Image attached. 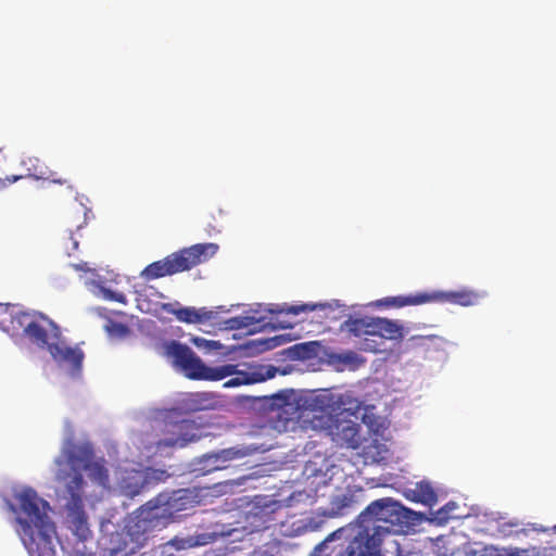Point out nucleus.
<instances>
[{"mask_svg": "<svg viewBox=\"0 0 556 556\" xmlns=\"http://www.w3.org/2000/svg\"><path fill=\"white\" fill-rule=\"evenodd\" d=\"M56 465L55 479L65 490H71L75 482L78 493L85 494L86 482L83 472L87 471L91 480L101 486L109 484V471L104 459L94 460V451L91 443H76L67 440L54 460Z\"/></svg>", "mask_w": 556, "mask_h": 556, "instance_id": "2", "label": "nucleus"}, {"mask_svg": "<svg viewBox=\"0 0 556 556\" xmlns=\"http://www.w3.org/2000/svg\"><path fill=\"white\" fill-rule=\"evenodd\" d=\"M143 484H144V482H141V484L139 485V488H138V489H136V490H134V491H131L130 493H131L132 495L138 494V493H139L140 488H142V486H143Z\"/></svg>", "mask_w": 556, "mask_h": 556, "instance_id": "37", "label": "nucleus"}, {"mask_svg": "<svg viewBox=\"0 0 556 556\" xmlns=\"http://www.w3.org/2000/svg\"><path fill=\"white\" fill-rule=\"evenodd\" d=\"M210 215L212 216L213 220L216 222V216L213 212L210 213Z\"/></svg>", "mask_w": 556, "mask_h": 556, "instance_id": "42", "label": "nucleus"}, {"mask_svg": "<svg viewBox=\"0 0 556 556\" xmlns=\"http://www.w3.org/2000/svg\"><path fill=\"white\" fill-rule=\"evenodd\" d=\"M306 404L313 420L318 419L314 427L327 429L337 444L353 450L362 445L361 425L356 420L345 418L344 409L338 414L344 405L342 396L325 389L311 395Z\"/></svg>", "mask_w": 556, "mask_h": 556, "instance_id": "3", "label": "nucleus"}, {"mask_svg": "<svg viewBox=\"0 0 556 556\" xmlns=\"http://www.w3.org/2000/svg\"><path fill=\"white\" fill-rule=\"evenodd\" d=\"M207 227H210L213 230H216L218 228V225L216 223L207 222Z\"/></svg>", "mask_w": 556, "mask_h": 556, "instance_id": "33", "label": "nucleus"}, {"mask_svg": "<svg viewBox=\"0 0 556 556\" xmlns=\"http://www.w3.org/2000/svg\"><path fill=\"white\" fill-rule=\"evenodd\" d=\"M199 504L198 494L189 489L162 492L138 507L154 532L175 522L181 511Z\"/></svg>", "mask_w": 556, "mask_h": 556, "instance_id": "5", "label": "nucleus"}, {"mask_svg": "<svg viewBox=\"0 0 556 556\" xmlns=\"http://www.w3.org/2000/svg\"><path fill=\"white\" fill-rule=\"evenodd\" d=\"M103 294H104V298L106 300L115 301V302H118V303H122V304L126 303V296H125L124 293L115 292V291H112L110 289H104L103 290Z\"/></svg>", "mask_w": 556, "mask_h": 556, "instance_id": "28", "label": "nucleus"}, {"mask_svg": "<svg viewBox=\"0 0 556 556\" xmlns=\"http://www.w3.org/2000/svg\"><path fill=\"white\" fill-rule=\"evenodd\" d=\"M22 313L23 309L18 305L0 303V329L11 337H15L16 327L20 329L17 324Z\"/></svg>", "mask_w": 556, "mask_h": 556, "instance_id": "19", "label": "nucleus"}, {"mask_svg": "<svg viewBox=\"0 0 556 556\" xmlns=\"http://www.w3.org/2000/svg\"><path fill=\"white\" fill-rule=\"evenodd\" d=\"M396 556H419V555H418V554H416V553H412V552H409V553H406V554L399 553Z\"/></svg>", "mask_w": 556, "mask_h": 556, "instance_id": "36", "label": "nucleus"}, {"mask_svg": "<svg viewBox=\"0 0 556 556\" xmlns=\"http://www.w3.org/2000/svg\"><path fill=\"white\" fill-rule=\"evenodd\" d=\"M502 556H528V555L526 554V551H521L518 548H510V549H505L502 553Z\"/></svg>", "mask_w": 556, "mask_h": 556, "instance_id": "29", "label": "nucleus"}, {"mask_svg": "<svg viewBox=\"0 0 556 556\" xmlns=\"http://www.w3.org/2000/svg\"><path fill=\"white\" fill-rule=\"evenodd\" d=\"M160 556H177L175 554H165V553H162Z\"/></svg>", "mask_w": 556, "mask_h": 556, "instance_id": "41", "label": "nucleus"}, {"mask_svg": "<svg viewBox=\"0 0 556 556\" xmlns=\"http://www.w3.org/2000/svg\"><path fill=\"white\" fill-rule=\"evenodd\" d=\"M412 500L429 507H432L438 502V495L429 482L421 481L416 484L412 491Z\"/></svg>", "mask_w": 556, "mask_h": 556, "instance_id": "22", "label": "nucleus"}, {"mask_svg": "<svg viewBox=\"0 0 556 556\" xmlns=\"http://www.w3.org/2000/svg\"><path fill=\"white\" fill-rule=\"evenodd\" d=\"M153 534L154 531L137 508L124 528L102 536V556H132L147 545Z\"/></svg>", "mask_w": 556, "mask_h": 556, "instance_id": "6", "label": "nucleus"}, {"mask_svg": "<svg viewBox=\"0 0 556 556\" xmlns=\"http://www.w3.org/2000/svg\"><path fill=\"white\" fill-rule=\"evenodd\" d=\"M17 325L20 329L16 328L15 337H25L41 349H48L52 343L50 340H58L61 336L60 327L37 311H23Z\"/></svg>", "mask_w": 556, "mask_h": 556, "instance_id": "9", "label": "nucleus"}, {"mask_svg": "<svg viewBox=\"0 0 556 556\" xmlns=\"http://www.w3.org/2000/svg\"><path fill=\"white\" fill-rule=\"evenodd\" d=\"M401 509H403V506L390 497H383L371 502L357 516L359 531L366 530L370 533L369 527L366 526V522L370 521H383L392 525L400 521Z\"/></svg>", "mask_w": 556, "mask_h": 556, "instance_id": "11", "label": "nucleus"}, {"mask_svg": "<svg viewBox=\"0 0 556 556\" xmlns=\"http://www.w3.org/2000/svg\"><path fill=\"white\" fill-rule=\"evenodd\" d=\"M318 307L323 308L324 305H321V304L288 305V306L281 308L279 312L286 313V314L298 315V314L304 313V312H313V311L317 309Z\"/></svg>", "mask_w": 556, "mask_h": 556, "instance_id": "27", "label": "nucleus"}, {"mask_svg": "<svg viewBox=\"0 0 556 556\" xmlns=\"http://www.w3.org/2000/svg\"><path fill=\"white\" fill-rule=\"evenodd\" d=\"M105 328L112 338L124 339L130 334V328L122 323L111 321Z\"/></svg>", "mask_w": 556, "mask_h": 556, "instance_id": "26", "label": "nucleus"}, {"mask_svg": "<svg viewBox=\"0 0 556 556\" xmlns=\"http://www.w3.org/2000/svg\"><path fill=\"white\" fill-rule=\"evenodd\" d=\"M286 342V338L283 336H275L271 338L260 339L252 342L257 352H265L273 349H276L282 345Z\"/></svg>", "mask_w": 556, "mask_h": 556, "instance_id": "25", "label": "nucleus"}, {"mask_svg": "<svg viewBox=\"0 0 556 556\" xmlns=\"http://www.w3.org/2000/svg\"><path fill=\"white\" fill-rule=\"evenodd\" d=\"M163 309L175 315L179 321L186 324H201L214 318V312L208 311L205 307H201L199 309L194 307H181L175 309L170 303H167L163 304Z\"/></svg>", "mask_w": 556, "mask_h": 556, "instance_id": "18", "label": "nucleus"}, {"mask_svg": "<svg viewBox=\"0 0 556 556\" xmlns=\"http://www.w3.org/2000/svg\"><path fill=\"white\" fill-rule=\"evenodd\" d=\"M213 536L208 533H201L195 535H188L186 538L175 536L169 540L165 546H172L177 551L192 548L197 546H204L212 542Z\"/></svg>", "mask_w": 556, "mask_h": 556, "instance_id": "21", "label": "nucleus"}, {"mask_svg": "<svg viewBox=\"0 0 556 556\" xmlns=\"http://www.w3.org/2000/svg\"><path fill=\"white\" fill-rule=\"evenodd\" d=\"M336 534L337 532L331 533L317 548H319L324 543L331 541Z\"/></svg>", "mask_w": 556, "mask_h": 556, "instance_id": "34", "label": "nucleus"}, {"mask_svg": "<svg viewBox=\"0 0 556 556\" xmlns=\"http://www.w3.org/2000/svg\"><path fill=\"white\" fill-rule=\"evenodd\" d=\"M372 317L346 319L340 327L341 331L350 336L363 338L358 343V350L363 352L379 353L382 352L381 342L371 339Z\"/></svg>", "mask_w": 556, "mask_h": 556, "instance_id": "14", "label": "nucleus"}, {"mask_svg": "<svg viewBox=\"0 0 556 556\" xmlns=\"http://www.w3.org/2000/svg\"><path fill=\"white\" fill-rule=\"evenodd\" d=\"M379 527H374L372 533L368 531H358L350 541L348 547L338 556H382L380 546Z\"/></svg>", "mask_w": 556, "mask_h": 556, "instance_id": "15", "label": "nucleus"}, {"mask_svg": "<svg viewBox=\"0 0 556 556\" xmlns=\"http://www.w3.org/2000/svg\"><path fill=\"white\" fill-rule=\"evenodd\" d=\"M161 431L163 433V438L156 442L157 448H182L206 435L203 431L202 425L194 420L173 419L172 417L164 420Z\"/></svg>", "mask_w": 556, "mask_h": 556, "instance_id": "10", "label": "nucleus"}, {"mask_svg": "<svg viewBox=\"0 0 556 556\" xmlns=\"http://www.w3.org/2000/svg\"><path fill=\"white\" fill-rule=\"evenodd\" d=\"M72 241V249L76 250L78 248V241L74 240L73 238H70Z\"/></svg>", "mask_w": 556, "mask_h": 556, "instance_id": "35", "label": "nucleus"}, {"mask_svg": "<svg viewBox=\"0 0 556 556\" xmlns=\"http://www.w3.org/2000/svg\"><path fill=\"white\" fill-rule=\"evenodd\" d=\"M351 355H353V353H352V352H351L350 354H348V355L344 357V359H345V361L350 359V356H351Z\"/></svg>", "mask_w": 556, "mask_h": 556, "instance_id": "43", "label": "nucleus"}, {"mask_svg": "<svg viewBox=\"0 0 556 556\" xmlns=\"http://www.w3.org/2000/svg\"><path fill=\"white\" fill-rule=\"evenodd\" d=\"M481 556H502L497 549L485 551Z\"/></svg>", "mask_w": 556, "mask_h": 556, "instance_id": "32", "label": "nucleus"}, {"mask_svg": "<svg viewBox=\"0 0 556 556\" xmlns=\"http://www.w3.org/2000/svg\"><path fill=\"white\" fill-rule=\"evenodd\" d=\"M73 483L74 485L71 486V490L64 489L67 500L65 506L67 509L68 528L79 540L85 541L89 536L90 530L84 510V494L78 493L77 484Z\"/></svg>", "mask_w": 556, "mask_h": 556, "instance_id": "13", "label": "nucleus"}, {"mask_svg": "<svg viewBox=\"0 0 556 556\" xmlns=\"http://www.w3.org/2000/svg\"><path fill=\"white\" fill-rule=\"evenodd\" d=\"M218 250L216 243H197L149 264L140 277L147 281L187 271L207 262Z\"/></svg>", "mask_w": 556, "mask_h": 556, "instance_id": "7", "label": "nucleus"}, {"mask_svg": "<svg viewBox=\"0 0 556 556\" xmlns=\"http://www.w3.org/2000/svg\"><path fill=\"white\" fill-rule=\"evenodd\" d=\"M252 453L244 446H232L201 455L194 462V470L202 475L228 468L232 460L241 459Z\"/></svg>", "mask_w": 556, "mask_h": 556, "instance_id": "12", "label": "nucleus"}, {"mask_svg": "<svg viewBox=\"0 0 556 556\" xmlns=\"http://www.w3.org/2000/svg\"><path fill=\"white\" fill-rule=\"evenodd\" d=\"M358 501L353 493H345L333 496L330 501L328 515L330 517H342L357 508Z\"/></svg>", "mask_w": 556, "mask_h": 556, "instance_id": "20", "label": "nucleus"}, {"mask_svg": "<svg viewBox=\"0 0 556 556\" xmlns=\"http://www.w3.org/2000/svg\"><path fill=\"white\" fill-rule=\"evenodd\" d=\"M162 354L172 361L173 365L192 380L219 381L227 377H236L225 382L224 387L233 388L251 384L257 380L248 372L237 369V365L225 364L216 367L205 365L187 344L170 340L162 344Z\"/></svg>", "mask_w": 556, "mask_h": 556, "instance_id": "4", "label": "nucleus"}, {"mask_svg": "<svg viewBox=\"0 0 556 556\" xmlns=\"http://www.w3.org/2000/svg\"><path fill=\"white\" fill-rule=\"evenodd\" d=\"M52 358L61 366H66L73 375L80 372L85 354L78 346L52 342L47 349Z\"/></svg>", "mask_w": 556, "mask_h": 556, "instance_id": "16", "label": "nucleus"}, {"mask_svg": "<svg viewBox=\"0 0 556 556\" xmlns=\"http://www.w3.org/2000/svg\"><path fill=\"white\" fill-rule=\"evenodd\" d=\"M9 508L10 510L16 513V507L13 504L9 503Z\"/></svg>", "mask_w": 556, "mask_h": 556, "instance_id": "39", "label": "nucleus"}, {"mask_svg": "<svg viewBox=\"0 0 556 556\" xmlns=\"http://www.w3.org/2000/svg\"><path fill=\"white\" fill-rule=\"evenodd\" d=\"M73 267L76 269V270H79V271H89L90 268L88 267L87 263H81V264H74Z\"/></svg>", "mask_w": 556, "mask_h": 556, "instance_id": "31", "label": "nucleus"}, {"mask_svg": "<svg viewBox=\"0 0 556 556\" xmlns=\"http://www.w3.org/2000/svg\"><path fill=\"white\" fill-rule=\"evenodd\" d=\"M457 504L455 502H448L443 507L439 508L435 511L431 513L430 521L444 526L448 522L450 519L456 518L453 515V511L457 508Z\"/></svg>", "mask_w": 556, "mask_h": 556, "instance_id": "23", "label": "nucleus"}, {"mask_svg": "<svg viewBox=\"0 0 556 556\" xmlns=\"http://www.w3.org/2000/svg\"><path fill=\"white\" fill-rule=\"evenodd\" d=\"M16 498L20 510L16 522L21 527L17 533L29 555L55 556L52 544L55 527L47 514L48 503L30 488L24 489Z\"/></svg>", "mask_w": 556, "mask_h": 556, "instance_id": "1", "label": "nucleus"}, {"mask_svg": "<svg viewBox=\"0 0 556 556\" xmlns=\"http://www.w3.org/2000/svg\"><path fill=\"white\" fill-rule=\"evenodd\" d=\"M403 337V326L399 321L372 317L371 339L381 342V346H383V340L400 341ZM381 349L384 351L383 348Z\"/></svg>", "mask_w": 556, "mask_h": 556, "instance_id": "17", "label": "nucleus"}, {"mask_svg": "<svg viewBox=\"0 0 556 556\" xmlns=\"http://www.w3.org/2000/svg\"><path fill=\"white\" fill-rule=\"evenodd\" d=\"M216 212H217V215H218L219 217H222V216L224 215V211H223V210H217Z\"/></svg>", "mask_w": 556, "mask_h": 556, "instance_id": "40", "label": "nucleus"}, {"mask_svg": "<svg viewBox=\"0 0 556 556\" xmlns=\"http://www.w3.org/2000/svg\"><path fill=\"white\" fill-rule=\"evenodd\" d=\"M425 339H429V340H434V339H439L438 336L435 334H432V336H428V337H424Z\"/></svg>", "mask_w": 556, "mask_h": 556, "instance_id": "38", "label": "nucleus"}, {"mask_svg": "<svg viewBox=\"0 0 556 556\" xmlns=\"http://www.w3.org/2000/svg\"><path fill=\"white\" fill-rule=\"evenodd\" d=\"M258 320L253 316H236L228 318L224 321L225 329L229 330H239L243 328H248Z\"/></svg>", "mask_w": 556, "mask_h": 556, "instance_id": "24", "label": "nucleus"}, {"mask_svg": "<svg viewBox=\"0 0 556 556\" xmlns=\"http://www.w3.org/2000/svg\"><path fill=\"white\" fill-rule=\"evenodd\" d=\"M21 178H22V176H8V177H5V179L0 178V189L4 188L7 185L17 181Z\"/></svg>", "mask_w": 556, "mask_h": 556, "instance_id": "30", "label": "nucleus"}, {"mask_svg": "<svg viewBox=\"0 0 556 556\" xmlns=\"http://www.w3.org/2000/svg\"><path fill=\"white\" fill-rule=\"evenodd\" d=\"M479 294L472 290L417 292L409 295L389 296L384 304L393 307L415 306L426 303H451L462 306H471L478 303Z\"/></svg>", "mask_w": 556, "mask_h": 556, "instance_id": "8", "label": "nucleus"}]
</instances>
